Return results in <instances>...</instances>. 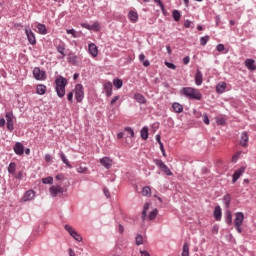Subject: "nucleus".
<instances>
[{
	"label": "nucleus",
	"mask_w": 256,
	"mask_h": 256,
	"mask_svg": "<svg viewBox=\"0 0 256 256\" xmlns=\"http://www.w3.org/2000/svg\"><path fill=\"white\" fill-rule=\"evenodd\" d=\"M33 76L36 81H45V71L41 70L40 67L34 68Z\"/></svg>",
	"instance_id": "423d86ee"
},
{
	"label": "nucleus",
	"mask_w": 256,
	"mask_h": 256,
	"mask_svg": "<svg viewBox=\"0 0 256 256\" xmlns=\"http://www.w3.org/2000/svg\"><path fill=\"white\" fill-rule=\"evenodd\" d=\"M33 199H35V191L33 190H28L23 196V201L25 202L33 201Z\"/></svg>",
	"instance_id": "dca6fc26"
},
{
	"label": "nucleus",
	"mask_w": 256,
	"mask_h": 256,
	"mask_svg": "<svg viewBox=\"0 0 256 256\" xmlns=\"http://www.w3.org/2000/svg\"><path fill=\"white\" fill-rule=\"evenodd\" d=\"M245 173V167H241L232 175V183H237V180Z\"/></svg>",
	"instance_id": "ddd939ff"
},
{
	"label": "nucleus",
	"mask_w": 256,
	"mask_h": 256,
	"mask_svg": "<svg viewBox=\"0 0 256 256\" xmlns=\"http://www.w3.org/2000/svg\"><path fill=\"white\" fill-rule=\"evenodd\" d=\"M216 50L219 51V52L225 51V45H223V44H218V45L216 46Z\"/></svg>",
	"instance_id": "603ef678"
},
{
	"label": "nucleus",
	"mask_w": 256,
	"mask_h": 256,
	"mask_svg": "<svg viewBox=\"0 0 256 256\" xmlns=\"http://www.w3.org/2000/svg\"><path fill=\"white\" fill-rule=\"evenodd\" d=\"M68 63H71L72 65H77V55L69 54L68 55Z\"/></svg>",
	"instance_id": "2f4dec72"
},
{
	"label": "nucleus",
	"mask_w": 256,
	"mask_h": 256,
	"mask_svg": "<svg viewBox=\"0 0 256 256\" xmlns=\"http://www.w3.org/2000/svg\"><path fill=\"white\" fill-rule=\"evenodd\" d=\"M75 97L77 103H81V101H83L85 98V91L83 90V86L81 84H77L75 86Z\"/></svg>",
	"instance_id": "20e7f679"
},
{
	"label": "nucleus",
	"mask_w": 256,
	"mask_h": 256,
	"mask_svg": "<svg viewBox=\"0 0 256 256\" xmlns=\"http://www.w3.org/2000/svg\"><path fill=\"white\" fill-rule=\"evenodd\" d=\"M45 161H46L47 163H50V161H51V155L46 154V155H45Z\"/></svg>",
	"instance_id": "774afa93"
},
{
	"label": "nucleus",
	"mask_w": 256,
	"mask_h": 256,
	"mask_svg": "<svg viewBox=\"0 0 256 256\" xmlns=\"http://www.w3.org/2000/svg\"><path fill=\"white\" fill-rule=\"evenodd\" d=\"M156 141L159 143V145H163V142H161V135L157 134L156 135Z\"/></svg>",
	"instance_id": "69168bd1"
},
{
	"label": "nucleus",
	"mask_w": 256,
	"mask_h": 256,
	"mask_svg": "<svg viewBox=\"0 0 256 256\" xmlns=\"http://www.w3.org/2000/svg\"><path fill=\"white\" fill-rule=\"evenodd\" d=\"M141 138L146 141V139H149V128L147 126H144L140 131Z\"/></svg>",
	"instance_id": "393cba45"
},
{
	"label": "nucleus",
	"mask_w": 256,
	"mask_h": 256,
	"mask_svg": "<svg viewBox=\"0 0 256 256\" xmlns=\"http://www.w3.org/2000/svg\"><path fill=\"white\" fill-rule=\"evenodd\" d=\"M128 18L130 19V21L132 23H137V21H139V14L133 10H131L129 13H128Z\"/></svg>",
	"instance_id": "aec40b11"
},
{
	"label": "nucleus",
	"mask_w": 256,
	"mask_h": 256,
	"mask_svg": "<svg viewBox=\"0 0 256 256\" xmlns=\"http://www.w3.org/2000/svg\"><path fill=\"white\" fill-rule=\"evenodd\" d=\"M26 37L30 43V45H36L37 39L35 38V33H33L32 29L26 28L25 29Z\"/></svg>",
	"instance_id": "6e6552de"
},
{
	"label": "nucleus",
	"mask_w": 256,
	"mask_h": 256,
	"mask_svg": "<svg viewBox=\"0 0 256 256\" xmlns=\"http://www.w3.org/2000/svg\"><path fill=\"white\" fill-rule=\"evenodd\" d=\"M56 49L61 55L60 59H65V44L58 45Z\"/></svg>",
	"instance_id": "c85d7f7f"
},
{
	"label": "nucleus",
	"mask_w": 256,
	"mask_h": 256,
	"mask_svg": "<svg viewBox=\"0 0 256 256\" xmlns=\"http://www.w3.org/2000/svg\"><path fill=\"white\" fill-rule=\"evenodd\" d=\"M14 153H16V155H23V153H25V147L21 142H16L14 145Z\"/></svg>",
	"instance_id": "4468645a"
},
{
	"label": "nucleus",
	"mask_w": 256,
	"mask_h": 256,
	"mask_svg": "<svg viewBox=\"0 0 256 256\" xmlns=\"http://www.w3.org/2000/svg\"><path fill=\"white\" fill-rule=\"evenodd\" d=\"M172 17H173L174 21H180L181 20V13H179L178 10H174L172 12Z\"/></svg>",
	"instance_id": "e433bc0d"
},
{
	"label": "nucleus",
	"mask_w": 256,
	"mask_h": 256,
	"mask_svg": "<svg viewBox=\"0 0 256 256\" xmlns=\"http://www.w3.org/2000/svg\"><path fill=\"white\" fill-rule=\"evenodd\" d=\"M222 216L223 212L221 211V206H216L214 209V219H216V221H221Z\"/></svg>",
	"instance_id": "412c9836"
},
{
	"label": "nucleus",
	"mask_w": 256,
	"mask_h": 256,
	"mask_svg": "<svg viewBox=\"0 0 256 256\" xmlns=\"http://www.w3.org/2000/svg\"><path fill=\"white\" fill-rule=\"evenodd\" d=\"M180 95L187 97V99H194V101H201L203 99V94L197 88L184 87L180 90Z\"/></svg>",
	"instance_id": "f257e3e1"
},
{
	"label": "nucleus",
	"mask_w": 256,
	"mask_h": 256,
	"mask_svg": "<svg viewBox=\"0 0 256 256\" xmlns=\"http://www.w3.org/2000/svg\"><path fill=\"white\" fill-rule=\"evenodd\" d=\"M247 143H249V135L247 132H242L241 139H240V145L242 147H247Z\"/></svg>",
	"instance_id": "a211bd4d"
},
{
	"label": "nucleus",
	"mask_w": 256,
	"mask_h": 256,
	"mask_svg": "<svg viewBox=\"0 0 256 256\" xmlns=\"http://www.w3.org/2000/svg\"><path fill=\"white\" fill-rule=\"evenodd\" d=\"M124 131H127V133L130 134V137H135V131H133V128L131 127H125Z\"/></svg>",
	"instance_id": "c03bdc74"
},
{
	"label": "nucleus",
	"mask_w": 256,
	"mask_h": 256,
	"mask_svg": "<svg viewBox=\"0 0 256 256\" xmlns=\"http://www.w3.org/2000/svg\"><path fill=\"white\" fill-rule=\"evenodd\" d=\"M225 222L227 225H231L233 223V215L229 210L225 212Z\"/></svg>",
	"instance_id": "cd10ccee"
},
{
	"label": "nucleus",
	"mask_w": 256,
	"mask_h": 256,
	"mask_svg": "<svg viewBox=\"0 0 256 256\" xmlns=\"http://www.w3.org/2000/svg\"><path fill=\"white\" fill-rule=\"evenodd\" d=\"M117 101H119V96H114L111 100V105H115V103H117Z\"/></svg>",
	"instance_id": "680f3d73"
},
{
	"label": "nucleus",
	"mask_w": 256,
	"mask_h": 256,
	"mask_svg": "<svg viewBox=\"0 0 256 256\" xmlns=\"http://www.w3.org/2000/svg\"><path fill=\"white\" fill-rule=\"evenodd\" d=\"M36 29H38L40 35H47V26L45 24L38 23Z\"/></svg>",
	"instance_id": "4be33fe9"
},
{
	"label": "nucleus",
	"mask_w": 256,
	"mask_h": 256,
	"mask_svg": "<svg viewBox=\"0 0 256 256\" xmlns=\"http://www.w3.org/2000/svg\"><path fill=\"white\" fill-rule=\"evenodd\" d=\"M68 253H69V256H77V255L75 254V250L72 249V248H69V249H68Z\"/></svg>",
	"instance_id": "e2e57ef3"
},
{
	"label": "nucleus",
	"mask_w": 256,
	"mask_h": 256,
	"mask_svg": "<svg viewBox=\"0 0 256 256\" xmlns=\"http://www.w3.org/2000/svg\"><path fill=\"white\" fill-rule=\"evenodd\" d=\"M244 220H245V214H243V212L235 213V219H234L235 227H241V225H243Z\"/></svg>",
	"instance_id": "9d476101"
},
{
	"label": "nucleus",
	"mask_w": 256,
	"mask_h": 256,
	"mask_svg": "<svg viewBox=\"0 0 256 256\" xmlns=\"http://www.w3.org/2000/svg\"><path fill=\"white\" fill-rule=\"evenodd\" d=\"M216 123L218 125H225V119L224 118H217Z\"/></svg>",
	"instance_id": "864d4df0"
},
{
	"label": "nucleus",
	"mask_w": 256,
	"mask_h": 256,
	"mask_svg": "<svg viewBox=\"0 0 256 256\" xmlns=\"http://www.w3.org/2000/svg\"><path fill=\"white\" fill-rule=\"evenodd\" d=\"M191 20H185L184 21V27H186V29H189V27H191Z\"/></svg>",
	"instance_id": "bf43d9fd"
},
{
	"label": "nucleus",
	"mask_w": 256,
	"mask_h": 256,
	"mask_svg": "<svg viewBox=\"0 0 256 256\" xmlns=\"http://www.w3.org/2000/svg\"><path fill=\"white\" fill-rule=\"evenodd\" d=\"M88 51L90 55H92V57H97V55H99V50L97 49V45H95L94 43L89 44Z\"/></svg>",
	"instance_id": "2eb2a0df"
},
{
	"label": "nucleus",
	"mask_w": 256,
	"mask_h": 256,
	"mask_svg": "<svg viewBox=\"0 0 256 256\" xmlns=\"http://www.w3.org/2000/svg\"><path fill=\"white\" fill-rule=\"evenodd\" d=\"M203 122L206 124V125H209V117L207 115H204L203 116Z\"/></svg>",
	"instance_id": "0e129e2a"
},
{
	"label": "nucleus",
	"mask_w": 256,
	"mask_h": 256,
	"mask_svg": "<svg viewBox=\"0 0 256 256\" xmlns=\"http://www.w3.org/2000/svg\"><path fill=\"white\" fill-rule=\"evenodd\" d=\"M190 61H191V58L189 56H186L183 58L184 65H189Z\"/></svg>",
	"instance_id": "5fc2aeb1"
},
{
	"label": "nucleus",
	"mask_w": 256,
	"mask_h": 256,
	"mask_svg": "<svg viewBox=\"0 0 256 256\" xmlns=\"http://www.w3.org/2000/svg\"><path fill=\"white\" fill-rule=\"evenodd\" d=\"M36 92L38 95H45L47 93V86L39 84L36 86Z\"/></svg>",
	"instance_id": "b1692460"
},
{
	"label": "nucleus",
	"mask_w": 256,
	"mask_h": 256,
	"mask_svg": "<svg viewBox=\"0 0 256 256\" xmlns=\"http://www.w3.org/2000/svg\"><path fill=\"white\" fill-rule=\"evenodd\" d=\"M100 164L102 167H105V169H109L110 167H113V160L107 156L100 159Z\"/></svg>",
	"instance_id": "9b49d317"
},
{
	"label": "nucleus",
	"mask_w": 256,
	"mask_h": 256,
	"mask_svg": "<svg viewBox=\"0 0 256 256\" xmlns=\"http://www.w3.org/2000/svg\"><path fill=\"white\" fill-rule=\"evenodd\" d=\"M92 26V31H99L101 27L99 26V22H95Z\"/></svg>",
	"instance_id": "8fccbe9b"
},
{
	"label": "nucleus",
	"mask_w": 256,
	"mask_h": 256,
	"mask_svg": "<svg viewBox=\"0 0 256 256\" xmlns=\"http://www.w3.org/2000/svg\"><path fill=\"white\" fill-rule=\"evenodd\" d=\"M113 85H114V87H116V89H121V87H123V80H121L119 78H115L113 80Z\"/></svg>",
	"instance_id": "473e14b6"
},
{
	"label": "nucleus",
	"mask_w": 256,
	"mask_h": 256,
	"mask_svg": "<svg viewBox=\"0 0 256 256\" xmlns=\"http://www.w3.org/2000/svg\"><path fill=\"white\" fill-rule=\"evenodd\" d=\"M64 229H65V231H67V233H69L70 236H72L73 233H74V231H75V228H73V227H72L71 225H69V224H66V225L64 226Z\"/></svg>",
	"instance_id": "4c0bfd02"
},
{
	"label": "nucleus",
	"mask_w": 256,
	"mask_h": 256,
	"mask_svg": "<svg viewBox=\"0 0 256 256\" xmlns=\"http://www.w3.org/2000/svg\"><path fill=\"white\" fill-rule=\"evenodd\" d=\"M241 156V152H237L233 157H232V163H237V160Z\"/></svg>",
	"instance_id": "09e8293b"
},
{
	"label": "nucleus",
	"mask_w": 256,
	"mask_h": 256,
	"mask_svg": "<svg viewBox=\"0 0 256 256\" xmlns=\"http://www.w3.org/2000/svg\"><path fill=\"white\" fill-rule=\"evenodd\" d=\"M117 229H118V233H120V234H123L125 232V228L121 224L118 225Z\"/></svg>",
	"instance_id": "4d7b16f0"
},
{
	"label": "nucleus",
	"mask_w": 256,
	"mask_h": 256,
	"mask_svg": "<svg viewBox=\"0 0 256 256\" xmlns=\"http://www.w3.org/2000/svg\"><path fill=\"white\" fill-rule=\"evenodd\" d=\"M70 237H73L75 241H78V243H81V241H83V237L76 230L73 232V234Z\"/></svg>",
	"instance_id": "72a5a7b5"
},
{
	"label": "nucleus",
	"mask_w": 256,
	"mask_h": 256,
	"mask_svg": "<svg viewBox=\"0 0 256 256\" xmlns=\"http://www.w3.org/2000/svg\"><path fill=\"white\" fill-rule=\"evenodd\" d=\"M59 155L64 165H66V167H68L69 169H73V166L71 165V162H69V160L67 159V156H65V153L60 152Z\"/></svg>",
	"instance_id": "5701e85b"
},
{
	"label": "nucleus",
	"mask_w": 256,
	"mask_h": 256,
	"mask_svg": "<svg viewBox=\"0 0 256 256\" xmlns=\"http://www.w3.org/2000/svg\"><path fill=\"white\" fill-rule=\"evenodd\" d=\"M103 191H104L105 197H107V199H109L111 197V193L109 192V189L104 188Z\"/></svg>",
	"instance_id": "6e6d98bb"
},
{
	"label": "nucleus",
	"mask_w": 256,
	"mask_h": 256,
	"mask_svg": "<svg viewBox=\"0 0 256 256\" xmlns=\"http://www.w3.org/2000/svg\"><path fill=\"white\" fill-rule=\"evenodd\" d=\"M223 203L226 205V207H229L231 205V195L227 194L223 197Z\"/></svg>",
	"instance_id": "f704fd0d"
},
{
	"label": "nucleus",
	"mask_w": 256,
	"mask_h": 256,
	"mask_svg": "<svg viewBox=\"0 0 256 256\" xmlns=\"http://www.w3.org/2000/svg\"><path fill=\"white\" fill-rule=\"evenodd\" d=\"M67 78L59 75L55 79V91L60 99L65 97V87H67Z\"/></svg>",
	"instance_id": "f03ea898"
},
{
	"label": "nucleus",
	"mask_w": 256,
	"mask_h": 256,
	"mask_svg": "<svg viewBox=\"0 0 256 256\" xmlns=\"http://www.w3.org/2000/svg\"><path fill=\"white\" fill-rule=\"evenodd\" d=\"M16 169H17V164H15V162H11L8 166V173H10V175H14Z\"/></svg>",
	"instance_id": "7c9ffc66"
},
{
	"label": "nucleus",
	"mask_w": 256,
	"mask_h": 256,
	"mask_svg": "<svg viewBox=\"0 0 256 256\" xmlns=\"http://www.w3.org/2000/svg\"><path fill=\"white\" fill-rule=\"evenodd\" d=\"M67 99H68V101H70V103H73V92L68 93Z\"/></svg>",
	"instance_id": "052dcab7"
},
{
	"label": "nucleus",
	"mask_w": 256,
	"mask_h": 256,
	"mask_svg": "<svg viewBox=\"0 0 256 256\" xmlns=\"http://www.w3.org/2000/svg\"><path fill=\"white\" fill-rule=\"evenodd\" d=\"M209 41V36H204L200 38V45H202V47H205V45H207V42Z\"/></svg>",
	"instance_id": "ea45409f"
},
{
	"label": "nucleus",
	"mask_w": 256,
	"mask_h": 256,
	"mask_svg": "<svg viewBox=\"0 0 256 256\" xmlns=\"http://www.w3.org/2000/svg\"><path fill=\"white\" fill-rule=\"evenodd\" d=\"M225 89H227V83L220 82L216 86V93H224Z\"/></svg>",
	"instance_id": "a878e982"
},
{
	"label": "nucleus",
	"mask_w": 256,
	"mask_h": 256,
	"mask_svg": "<svg viewBox=\"0 0 256 256\" xmlns=\"http://www.w3.org/2000/svg\"><path fill=\"white\" fill-rule=\"evenodd\" d=\"M42 183H43L44 185H52V183H53V177L49 176V177L43 178V179H42Z\"/></svg>",
	"instance_id": "58836bf2"
},
{
	"label": "nucleus",
	"mask_w": 256,
	"mask_h": 256,
	"mask_svg": "<svg viewBox=\"0 0 256 256\" xmlns=\"http://www.w3.org/2000/svg\"><path fill=\"white\" fill-rule=\"evenodd\" d=\"M63 191L64 190L61 185H54V186H51L49 189L51 197H57V195L62 194Z\"/></svg>",
	"instance_id": "1a4fd4ad"
},
{
	"label": "nucleus",
	"mask_w": 256,
	"mask_h": 256,
	"mask_svg": "<svg viewBox=\"0 0 256 256\" xmlns=\"http://www.w3.org/2000/svg\"><path fill=\"white\" fill-rule=\"evenodd\" d=\"M194 79H195V85H197V87H200V85H203V72L197 69Z\"/></svg>",
	"instance_id": "f8f14e48"
},
{
	"label": "nucleus",
	"mask_w": 256,
	"mask_h": 256,
	"mask_svg": "<svg viewBox=\"0 0 256 256\" xmlns=\"http://www.w3.org/2000/svg\"><path fill=\"white\" fill-rule=\"evenodd\" d=\"M88 168L84 166H79L76 171L77 173H87Z\"/></svg>",
	"instance_id": "a18cd8bd"
},
{
	"label": "nucleus",
	"mask_w": 256,
	"mask_h": 256,
	"mask_svg": "<svg viewBox=\"0 0 256 256\" xmlns=\"http://www.w3.org/2000/svg\"><path fill=\"white\" fill-rule=\"evenodd\" d=\"M6 121H7V130L8 131H13V129H15V123L13 121L14 116H13V112H6Z\"/></svg>",
	"instance_id": "39448f33"
},
{
	"label": "nucleus",
	"mask_w": 256,
	"mask_h": 256,
	"mask_svg": "<svg viewBox=\"0 0 256 256\" xmlns=\"http://www.w3.org/2000/svg\"><path fill=\"white\" fill-rule=\"evenodd\" d=\"M143 197H151V187L145 186L142 188Z\"/></svg>",
	"instance_id": "c756f323"
},
{
	"label": "nucleus",
	"mask_w": 256,
	"mask_h": 256,
	"mask_svg": "<svg viewBox=\"0 0 256 256\" xmlns=\"http://www.w3.org/2000/svg\"><path fill=\"white\" fill-rule=\"evenodd\" d=\"M139 61H140L141 63H143V61H145V54L141 53V54L139 55Z\"/></svg>",
	"instance_id": "338daca9"
},
{
	"label": "nucleus",
	"mask_w": 256,
	"mask_h": 256,
	"mask_svg": "<svg viewBox=\"0 0 256 256\" xmlns=\"http://www.w3.org/2000/svg\"><path fill=\"white\" fill-rule=\"evenodd\" d=\"M166 67H168V69H177V66H175V64L171 63V62H165Z\"/></svg>",
	"instance_id": "de8ad7c7"
},
{
	"label": "nucleus",
	"mask_w": 256,
	"mask_h": 256,
	"mask_svg": "<svg viewBox=\"0 0 256 256\" xmlns=\"http://www.w3.org/2000/svg\"><path fill=\"white\" fill-rule=\"evenodd\" d=\"M65 179V175L64 174H58L56 175V180L57 181H63Z\"/></svg>",
	"instance_id": "13d9d810"
},
{
	"label": "nucleus",
	"mask_w": 256,
	"mask_h": 256,
	"mask_svg": "<svg viewBox=\"0 0 256 256\" xmlns=\"http://www.w3.org/2000/svg\"><path fill=\"white\" fill-rule=\"evenodd\" d=\"M103 91L106 97H111V95H113V83H111L110 81L104 82Z\"/></svg>",
	"instance_id": "0eeeda50"
},
{
	"label": "nucleus",
	"mask_w": 256,
	"mask_h": 256,
	"mask_svg": "<svg viewBox=\"0 0 256 256\" xmlns=\"http://www.w3.org/2000/svg\"><path fill=\"white\" fill-rule=\"evenodd\" d=\"M66 33L68 35H72V37H74V38H77V31H75V29H67Z\"/></svg>",
	"instance_id": "37998d69"
},
{
	"label": "nucleus",
	"mask_w": 256,
	"mask_h": 256,
	"mask_svg": "<svg viewBox=\"0 0 256 256\" xmlns=\"http://www.w3.org/2000/svg\"><path fill=\"white\" fill-rule=\"evenodd\" d=\"M136 245H143V236L141 234H138L135 238Z\"/></svg>",
	"instance_id": "a19ab883"
},
{
	"label": "nucleus",
	"mask_w": 256,
	"mask_h": 256,
	"mask_svg": "<svg viewBox=\"0 0 256 256\" xmlns=\"http://www.w3.org/2000/svg\"><path fill=\"white\" fill-rule=\"evenodd\" d=\"M134 99L137 101V103H140V105H145L147 103V99L141 93H136L134 95Z\"/></svg>",
	"instance_id": "f3484780"
},
{
	"label": "nucleus",
	"mask_w": 256,
	"mask_h": 256,
	"mask_svg": "<svg viewBox=\"0 0 256 256\" xmlns=\"http://www.w3.org/2000/svg\"><path fill=\"white\" fill-rule=\"evenodd\" d=\"M154 163L155 165H157V167H159L160 171H163V173L168 175V177H171L173 175V172H171V169H169V167L166 164H164L163 160L156 159L154 160Z\"/></svg>",
	"instance_id": "7ed1b4c3"
},
{
	"label": "nucleus",
	"mask_w": 256,
	"mask_h": 256,
	"mask_svg": "<svg viewBox=\"0 0 256 256\" xmlns=\"http://www.w3.org/2000/svg\"><path fill=\"white\" fill-rule=\"evenodd\" d=\"M81 27H83L84 29H87L88 31H92V26L89 25L88 23H82Z\"/></svg>",
	"instance_id": "3c124183"
},
{
	"label": "nucleus",
	"mask_w": 256,
	"mask_h": 256,
	"mask_svg": "<svg viewBox=\"0 0 256 256\" xmlns=\"http://www.w3.org/2000/svg\"><path fill=\"white\" fill-rule=\"evenodd\" d=\"M157 213H158L157 209H154L152 212H150V214H149L150 221H153V219H155V217H157Z\"/></svg>",
	"instance_id": "79ce46f5"
},
{
	"label": "nucleus",
	"mask_w": 256,
	"mask_h": 256,
	"mask_svg": "<svg viewBox=\"0 0 256 256\" xmlns=\"http://www.w3.org/2000/svg\"><path fill=\"white\" fill-rule=\"evenodd\" d=\"M155 3H157L158 7L161 8V11H163V13H165V5H163V2H161V0H154Z\"/></svg>",
	"instance_id": "49530a36"
},
{
	"label": "nucleus",
	"mask_w": 256,
	"mask_h": 256,
	"mask_svg": "<svg viewBox=\"0 0 256 256\" xmlns=\"http://www.w3.org/2000/svg\"><path fill=\"white\" fill-rule=\"evenodd\" d=\"M182 256H189V244L188 243L183 244Z\"/></svg>",
	"instance_id": "c9c22d12"
},
{
	"label": "nucleus",
	"mask_w": 256,
	"mask_h": 256,
	"mask_svg": "<svg viewBox=\"0 0 256 256\" xmlns=\"http://www.w3.org/2000/svg\"><path fill=\"white\" fill-rule=\"evenodd\" d=\"M172 109L175 111V113H183V105H181L180 103H173Z\"/></svg>",
	"instance_id": "bb28decb"
},
{
	"label": "nucleus",
	"mask_w": 256,
	"mask_h": 256,
	"mask_svg": "<svg viewBox=\"0 0 256 256\" xmlns=\"http://www.w3.org/2000/svg\"><path fill=\"white\" fill-rule=\"evenodd\" d=\"M245 66L249 71H255L256 66H255V60L254 59H246L245 60Z\"/></svg>",
	"instance_id": "6ab92c4d"
}]
</instances>
